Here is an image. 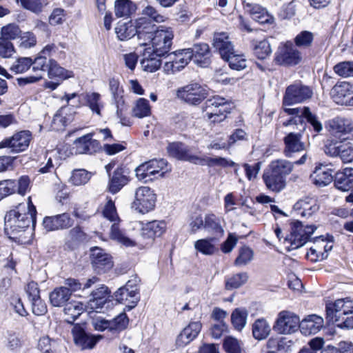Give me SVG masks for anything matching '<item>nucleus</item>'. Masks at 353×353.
Returning <instances> with one entry per match:
<instances>
[{
	"instance_id": "obj_61",
	"label": "nucleus",
	"mask_w": 353,
	"mask_h": 353,
	"mask_svg": "<svg viewBox=\"0 0 353 353\" xmlns=\"http://www.w3.org/2000/svg\"><path fill=\"white\" fill-rule=\"evenodd\" d=\"M253 251L247 246L239 249V255L234 261L236 266H243L250 263L253 259Z\"/></svg>"
},
{
	"instance_id": "obj_62",
	"label": "nucleus",
	"mask_w": 353,
	"mask_h": 353,
	"mask_svg": "<svg viewBox=\"0 0 353 353\" xmlns=\"http://www.w3.org/2000/svg\"><path fill=\"white\" fill-rule=\"evenodd\" d=\"M32 70L37 74H41L43 76V73L48 70L49 61H47V58L41 54L40 52L37 57L32 59Z\"/></svg>"
},
{
	"instance_id": "obj_54",
	"label": "nucleus",
	"mask_w": 353,
	"mask_h": 353,
	"mask_svg": "<svg viewBox=\"0 0 353 353\" xmlns=\"http://www.w3.org/2000/svg\"><path fill=\"white\" fill-rule=\"evenodd\" d=\"M119 223V221L112 222L110 229L111 239L117 241L125 246L132 245V241L127 237L120 229Z\"/></svg>"
},
{
	"instance_id": "obj_23",
	"label": "nucleus",
	"mask_w": 353,
	"mask_h": 353,
	"mask_svg": "<svg viewBox=\"0 0 353 353\" xmlns=\"http://www.w3.org/2000/svg\"><path fill=\"white\" fill-rule=\"evenodd\" d=\"M74 148L78 154H93L101 148L99 141L92 139L91 134L83 135L77 139L74 143Z\"/></svg>"
},
{
	"instance_id": "obj_33",
	"label": "nucleus",
	"mask_w": 353,
	"mask_h": 353,
	"mask_svg": "<svg viewBox=\"0 0 353 353\" xmlns=\"http://www.w3.org/2000/svg\"><path fill=\"white\" fill-rule=\"evenodd\" d=\"M330 250H331V245H328V243H325V240L319 236L316 238L314 247L310 248L307 256L312 261H321L327 258Z\"/></svg>"
},
{
	"instance_id": "obj_39",
	"label": "nucleus",
	"mask_w": 353,
	"mask_h": 353,
	"mask_svg": "<svg viewBox=\"0 0 353 353\" xmlns=\"http://www.w3.org/2000/svg\"><path fill=\"white\" fill-rule=\"evenodd\" d=\"M115 33L121 41H127L136 35L135 21L119 22L115 28Z\"/></svg>"
},
{
	"instance_id": "obj_31",
	"label": "nucleus",
	"mask_w": 353,
	"mask_h": 353,
	"mask_svg": "<svg viewBox=\"0 0 353 353\" xmlns=\"http://www.w3.org/2000/svg\"><path fill=\"white\" fill-rule=\"evenodd\" d=\"M115 299L119 303L132 304L130 308L134 307L139 301V289L128 287L120 288L114 294Z\"/></svg>"
},
{
	"instance_id": "obj_45",
	"label": "nucleus",
	"mask_w": 353,
	"mask_h": 353,
	"mask_svg": "<svg viewBox=\"0 0 353 353\" xmlns=\"http://www.w3.org/2000/svg\"><path fill=\"white\" fill-rule=\"evenodd\" d=\"M137 9L130 0H117L114 3V13L117 17H129Z\"/></svg>"
},
{
	"instance_id": "obj_48",
	"label": "nucleus",
	"mask_w": 353,
	"mask_h": 353,
	"mask_svg": "<svg viewBox=\"0 0 353 353\" xmlns=\"http://www.w3.org/2000/svg\"><path fill=\"white\" fill-rule=\"evenodd\" d=\"M85 100L86 105L92 110L93 113L101 115V110L103 108L101 101V94L98 92H88L85 94Z\"/></svg>"
},
{
	"instance_id": "obj_50",
	"label": "nucleus",
	"mask_w": 353,
	"mask_h": 353,
	"mask_svg": "<svg viewBox=\"0 0 353 353\" xmlns=\"http://www.w3.org/2000/svg\"><path fill=\"white\" fill-rule=\"evenodd\" d=\"M339 156L342 161L345 163H350L353 161V148L349 143L341 144L334 147L332 156Z\"/></svg>"
},
{
	"instance_id": "obj_29",
	"label": "nucleus",
	"mask_w": 353,
	"mask_h": 353,
	"mask_svg": "<svg viewBox=\"0 0 353 353\" xmlns=\"http://www.w3.org/2000/svg\"><path fill=\"white\" fill-rule=\"evenodd\" d=\"M75 111L68 112V106H62L54 114L51 127L54 130H63L74 119Z\"/></svg>"
},
{
	"instance_id": "obj_46",
	"label": "nucleus",
	"mask_w": 353,
	"mask_h": 353,
	"mask_svg": "<svg viewBox=\"0 0 353 353\" xmlns=\"http://www.w3.org/2000/svg\"><path fill=\"white\" fill-rule=\"evenodd\" d=\"M48 74L50 78L59 77L61 79H67L74 76L72 71L67 70L61 67L57 62L52 59H49Z\"/></svg>"
},
{
	"instance_id": "obj_15",
	"label": "nucleus",
	"mask_w": 353,
	"mask_h": 353,
	"mask_svg": "<svg viewBox=\"0 0 353 353\" xmlns=\"http://www.w3.org/2000/svg\"><path fill=\"white\" fill-rule=\"evenodd\" d=\"M74 343L81 349H92L102 339L101 335H92L87 333L83 325L75 324L72 329Z\"/></svg>"
},
{
	"instance_id": "obj_16",
	"label": "nucleus",
	"mask_w": 353,
	"mask_h": 353,
	"mask_svg": "<svg viewBox=\"0 0 353 353\" xmlns=\"http://www.w3.org/2000/svg\"><path fill=\"white\" fill-rule=\"evenodd\" d=\"M353 130V121L349 119L336 117L332 122V145L342 143Z\"/></svg>"
},
{
	"instance_id": "obj_11",
	"label": "nucleus",
	"mask_w": 353,
	"mask_h": 353,
	"mask_svg": "<svg viewBox=\"0 0 353 353\" xmlns=\"http://www.w3.org/2000/svg\"><path fill=\"white\" fill-rule=\"evenodd\" d=\"M301 59L299 51L290 41L281 44L274 57V61L279 65H294L298 64Z\"/></svg>"
},
{
	"instance_id": "obj_38",
	"label": "nucleus",
	"mask_w": 353,
	"mask_h": 353,
	"mask_svg": "<svg viewBox=\"0 0 353 353\" xmlns=\"http://www.w3.org/2000/svg\"><path fill=\"white\" fill-rule=\"evenodd\" d=\"M204 229L208 232L221 237L225 232L221 225V219L214 214H208L205 216Z\"/></svg>"
},
{
	"instance_id": "obj_1",
	"label": "nucleus",
	"mask_w": 353,
	"mask_h": 353,
	"mask_svg": "<svg viewBox=\"0 0 353 353\" xmlns=\"http://www.w3.org/2000/svg\"><path fill=\"white\" fill-rule=\"evenodd\" d=\"M37 210L31 198L28 197L27 205L20 203L14 209L8 212L5 216V232L10 239L17 238V235L24 232L30 223H36Z\"/></svg>"
},
{
	"instance_id": "obj_40",
	"label": "nucleus",
	"mask_w": 353,
	"mask_h": 353,
	"mask_svg": "<svg viewBox=\"0 0 353 353\" xmlns=\"http://www.w3.org/2000/svg\"><path fill=\"white\" fill-rule=\"evenodd\" d=\"M108 287L102 285L91 293L92 298L90 299V304L92 308L101 309L109 297Z\"/></svg>"
},
{
	"instance_id": "obj_60",
	"label": "nucleus",
	"mask_w": 353,
	"mask_h": 353,
	"mask_svg": "<svg viewBox=\"0 0 353 353\" xmlns=\"http://www.w3.org/2000/svg\"><path fill=\"white\" fill-rule=\"evenodd\" d=\"M21 33L19 27L14 23H10L2 27L0 38L10 41L18 38Z\"/></svg>"
},
{
	"instance_id": "obj_4",
	"label": "nucleus",
	"mask_w": 353,
	"mask_h": 353,
	"mask_svg": "<svg viewBox=\"0 0 353 353\" xmlns=\"http://www.w3.org/2000/svg\"><path fill=\"white\" fill-rule=\"evenodd\" d=\"M315 230L314 225L303 226L301 221H295L291 223L290 232L284 238V243L289 244V250L298 249L305 244Z\"/></svg>"
},
{
	"instance_id": "obj_22",
	"label": "nucleus",
	"mask_w": 353,
	"mask_h": 353,
	"mask_svg": "<svg viewBox=\"0 0 353 353\" xmlns=\"http://www.w3.org/2000/svg\"><path fill=\"white\" fill-rule=\"evenodd\" d=\"M301 133H288L283 139L285 145L283 153L285 157L292 158L294 153L305 150L306 145L301 141Z\"/></svg>"
},
{
	"instance_id": "obj_63",
	"label": "nucleus",
	"mask_w": 353,
	"mask_h": 353,
	"mask_svg": "<svg viewBox=\"0 0 353 353\" xmlns=\"http://www.w3.org/2000/svg\"><path fill=\"white\" fill-rule=\"evenodd\" d=\"M334 186L342 191H348L352 188L345 169L343 172H338L336 173L334 177Z\"/></svg>"
},
{
	"instance_id": "obj_8",
	"label": "nucleus",
	"mask_w": 353,
	"mask_h": 353,
	"mask_svg": "<svg viewBox=\"0 0 353 353\" xmlns=\"http://www.w3.org/2000/svg\"><path fill=\"white\" fill-rule=\"evenodd\" d=\"M173 38L174 32L171 28L160 26H159V30L151 41L152 43V47L149 46L148 48L154 51L157 55L164 57L170 50Z\"/></svg>"
},
{
	"instance_id": "obj_26",
	"label": "nucleus",
	"mask_w": 353,
	"mask_h": 353,
	"mask_svg": "<svg viewBox=\"0 0 353 353\" xmlns=\"http://www.w3.org/2000/svg\"><path fill=\"white\" fill-rule=\"evenodd\" d=\"M201 327V323L199 321L190 323L177 336L176 339V346L184 347L189 344L198 336Z\"/></svg>"
},
{
	"instance_id": "obj_27",
	"label": "nucleus",
	"mask_w": 353,
	"mask_h": 353,
	"mask_svg": "<svg viewBox=\"0 0 353 353\" xmlns=\"http://www.w3.org/2000/svg\"><path fill=\"white\" fill-rule=\"evenodd\" d=\"M213 45L224 60L228 59L230 55L234 54V46L228 35L225 32L215 34Z\"/></svg>"
},
{
	"instance_id": "obj_41",
	"label": "nucleus",
	"mask_w": 353,
	"mask_h": 353,
	"mask_svg": "<svg viewBox=\"0 0 353 353\" xmlns=\"http://www.w3.org/2000/svg\"><path fill=\"white\" fill-rule=\"evenodd\" d=\"M253 337L258 340L266 339L270 334L271 327L268 322L263 318L256 319L252 324Z\"/></svg>"
},
{
	"instance_id": "obj_7",
	"label": "nucleus",
	"mask_w": 353,
	"mask_h": 353,
	"mask_svg": "<svg viewBox=\"0 0 353 353\" xmlns=\"http://www.w3.org/2000/svg\"><path fill=\"white\" fill-rule=\"evenodd\" d=\"M134 197L132 208L139 213L145 214L154 208L157 196L150 188L147 186L138 188L135 191Z\"/></svg>"
},
{
	"instance_id": "obj_2",
	"label": "nucleus",
	"mask_w": 353,
	"mask_h": 353,
	"mask_svg": "<svg viewBox=\"0 0 353 353\" xmlns=\"http://www.w3.org/2000/svg\"><path fill=\"white\" fill-rule=\"evenodd\" d=\"M353 312V301L350 298L339 299L332 303V323L341 329L353 328V316H347Z\"/></svg>"
},
{
	"instance_id": "obj_55",
	"label": "nucleus",
	"mask_w": 353,
	"mask_h": 353,
	"mask_svg": "<svg viewBox=\"0 0 353 353\" xmlns=\"http://www.w3.org/2000/svg\"><path fill=\"white\" fill-rule=\"evenodd\" d=\"M110 331L113 334H117L125 330L128 324V318L125 313L123 312L117 315L112 320H109Z\"/></svg>"
},
{
	"instance_id": "obj_34",
	"label": "nucleus",
	"mask_w": 353,
	"mask_h": 353,
	"mask_svg": "<svg viewBox=\"0 0 353 353\" xmlns=\"http://www.w3.org/2000/svg\"><path fill=\"white\" fill-rule=\"evenodd\" d=\"M165 226L164 221L148 222L143 226L141 235L144 239L152 240L156 236H160L165 232Z\"/></svg>"
},
{
	"instance_id": "obj_56",
	"label": "nucleus",
	"mask_w": 353,
	"mask_h": 353,
	"mask_svg": "<svg viewBox=\"0 0 353 353\" xmlns=\"http://www.w3.org/2000/svg\"><path fill=\"white\" fill-rule=\"evenodd\" d=\"M91 178V173L84 169L74 170L72 172L70 182L76 186L87 183Z\"/></svg>"
},
{
	"instance_id": "obj_52",
	"label": "nucleus",
	"mask_w": 353,
	"mask_h": 353,
	"mask_svg": "<svg viewBox=\"0 0 353 353\" xmlns=\"http://www.w3.org/2000/svg\"><path fill=\"white\" fill-rule=\"evenodd\" d=\"M270 165L285 179L286 176L290 174L294 168L293 163L285 159L273 161L270 163Z\"/></svg>"
},
{
	"instance_id": "obj_37",
	"label": "nucleus",
	"mask_w": 353,
	"mask_h": 353,
	"mask_svg": "<svg viewBox=\"0 0 353 353\" xmlns=\"http://www.w3.org/2000/svg\"><path fill=\"white\" fill-rule=\"evenodd\" d=\"M294 210L297 211L302 216H310L318 210L316 201L312 198L305 197L299 200L294 205Z\"/></svg>"
},
{
	"instance_id": "obj_64",
	"label": "nucleus",
	"mask_w": 353,
	"mask_h": 353,
	"mask_svg": "<svg viewBox=\"0 0 353 353\" xmlns=\"http://www.w3.org/2000/svg\"><path fill=\"white\" fill-rule=\"evenodd\" d=\"M225 61L228 63L230 68L233 70H241L246 67V59L243 57V55L236 54L235 52Z\"/></svg>"
},
{
	"instance_id": "obj_28",
	"label": "nucleus",
	"mask_w": 353,
	"mask_h": 353,
	"mask_svg": "<svg viewBox=\"0 0 353 353\" xmlns=\"http://www.w3.org/2000/svg\"><path fill=\"white\" fill-rule=\"evenodd\" d=\"M143 59L141 61V65L144 71L148 72H154L158 70L161 65V55H157L154 51L150 48H145L142 54Z\"/></svg>"
},
{
	"instance_id": "obj_42",
	"label": "nucleus",
	"mask_w": 353,
	"mask_h": 353,
	"mask_svg": "<svg viewBox=\"0 0 353 353\" xmlns=\"http://www.w3.org/2000/svg\"><path fill=\"white\" fill-rule=\"evenodd\" d=\"M196 165H208V167L219 166L222 168L233 167L236 165V163L232 160L223 158V157H208L205 156L199 157L198 156L197 161Z\"/></svg>"
},
{
	"instance_id": "obj_30",
	"label": "nucleus",
	"mask_w": 353,
	"mask_h": 353,
	"mask_svg": "<svg viewBox=\"0 0 353 353\" xmlns=\"http://www.w3.org/2000/svg\"><path fill=\"white\" fill-rule=\"evenodd\" d=\"M314 184L318 187H325L331 183V168L330 165L319 163L310 175Z\"/></svg>"
},
{
	"instance_id": "obj_49",
	"label": "nucleus",
	"mask_w": 353,
	"mask_h": 353,
	"mask_svg": "<svg viewBox=\"0 0 353 353\" xmlns=\"http://www.w3.org/2000/svg\"><path fill=\"white\" fill-rule=\"evenodd\" d=\"M248 312L244 308H236L231 314V322L234 327L242 330L245 326Z\"/></svg>"
},
{
	"instance_id": "obj_10",
	"label": "nucleus",
	"mask_w": 353,
	"mask_h": 353,
	"mask_svg": "<svg viewBox=\"0 0 353 353\" xmlns=\"http://www.w3.org/2000/svg\"><path fill=\"white\" fill-rule=\"evenodd\" d=\"M299 325V316L289 311H281L278 314L273 330L279 334H291L297 331Z\"/></svg>"
},
{
	"instance_id": "obj_20",
	"label": "nucleus",
	"mask_w": 353,
	"mask_h": 353,
	"mask_svg": "<svg viewBox=\"0 0 353 353\" xmlns=\"http://www.w3.org/2000/svg\"><path fill=\"white\" fill-rule=\"evenodd\" d=\"M169 156L178 160L188 161L196 165L198 156L192 154L191 148L181 142H173L167 146Z\"/></svg>"
},
{
	"instance_id": "obj_59",
	"label": "nucleus",
	"mask_w": 353,
	"mask_h": 353,
	"mask_svg": "<svg viewBox=\"0 0 353 353\" xmlns=\"http://www.w3.org/2000/svg\"><path fill=\"white\" fill-rule=\"evenodd\" d=\"M294 40L296 47L307 48L312 44L314 34L307 30H303L295 37Z\"/></svg>"
},
{
	"instance_id": "obj_9",
	"label": "nucleus",
	"mask_w": 353,
	"mask_h": 353,
	"mask_svg": "<svg viewBox=\"0 0 353 353\" xmlns=\"http://www.w3.org/2000/svg\"><path fill=\"white\" fill-rule=\"evenodd\" d=\"M32 139V134L29 130H21L7 137L0 142V149L8 148L12 153L26 151Z\"/></svg>"
},
{
	"instance_id": "obj_32",
	"label": "nucleus",
	"mask_w": 353,
	"mask_h": 353,
	"mask_svg": "<svg viewBox=\"0 0 353 353\" xmlns=\"http://www.w3.org/2000/svg\"><path fill=\"white\" fill-rule=\"evenodd\" d=\"M129 182V177L125 173L123 168H117L112 173L110 174L108 182V190L112 194L119 192L123 186Z\"/></svg>"
},
{
	"instance_id": "obj_43",
	"label": "nucleus",
	"mask_w": 353,
	"mask_h": 353,
	"mask_svg": "<svg viewBox=\"0 0 353 353\" xmlns=\"http://www.w3.org/2000/svg\"><path fill=\"white\" fill-rule=\"evenodd\" d=\"M84 310V305L81 302L72 301L68 303L63 310L64 314L66 316L65 321L68 323L73 324L74 321Z\"/></svg>"
},
{
	"instance_id": "obj_53",
	"label": "nucleus",
	"mask_w": 353,
	"mask_h": 353,
	"mask_svg": "<svg viewBox=\"0 0 353 353\" xmlns=\"http://www.w3.org/2000/svg\"><path fill=\"white\" fill-rule=\"evenodd\" d=\"M32 64L30 57H20L16 59L10 66V71L14 74H21L30 69Z\"/></svg>"
},
{
	"instance_id": "obj_51",
	"label": "nucleus",
	"mask_w": 353,
	"mask_h": 353,
	"mask_svg": "<svg viewBox=\"0 0 353 353\" xmlns=\"http://www.w3.org/2000/svg\"><path fill=\"white\" fill-rule=\"evenodd\" d=\"M216 239L214 237L197 240L194 243V248L198 252L203 254L212 255L216 251V248L212 243Z\"/></svg>"
},
{
	"instance_id": "obj_24",
	"label": "nucleus",
	"mask_w": 353,
	"mask_h": 353,
	"mask_svg": "<svg viewBox=\"0 0 353 353\" xmlns=\"http://www.w3.org/2000/svg\"><path fill=\"white\" fill-rule=\"evenodd\" d=\"M263 179L267 188L273 192H281L285 187V179L270 165L263 174Z\"/></svg>"
},
{
	"instance_id": "obj_6",
	"label": "nucleus",
	"mask_w": 353,
	"mask_h": 353,
	"mask_svg": "<svg viewBox=\"0 0 353 353\" xmlns=\"http://www.w3.org/2000/svg\"><path fill=\"white\" fill-rule=\"evenodd\" d=\"M167 162L165 160L161 159H152L149 161L141 164L135 169L136 176L139 181L143 183L152 181L154 179L163 176V172H160L166 166Z\"/></svg>"
},
{
	"instance_id": "obj_18",
	"label": "nucleus",
	"mask_w": 353,
	"mask_h": 353,
	"mask_svg": "<svg viewBox=\"0 0 353 353\" xmlns=\"http://www.w3.org/2000/svg\"><path fill=\"white\" fill-rule=\"evenodd\" d=\"M90 258L93 268L99 274L105 272L113 266L112 257L98 247L91 249Z\"/></svg>"
},
{
	"instance_id": "obj_58",
	"label": "nucleus",
	"mask_w": 353,
	"mask_h": 353,
	"mask_svg": "<svg viewBox=\"0 0 353 353\" xmlns=\"http://www.w3.org/2000/svg\"><path fill=\"white\" fill-rule=\"evenodd\" d=\"M17 3H20L21 6L28 10L34 14H39L47 3L44 0H16Z\"/></svg>"
},
{
	"instance_id": "obj_19",
	"label": "nucleus",
	"mask_w": 353,
	"mask_h": 353,
	"mask_svg": "<svg viewBox=\"0 0 353 353\" xmlns=\"http://www.w3.org/2000/svg\"><path fill=\"white\" fill-rule=\"evenodd\" d=\"M188 50V53L190 54V59L195 64L202 68H206L210 65L211 53L207 43H196L192 48H189Z\"/></svg>"
},
{
	"instance_id": "obj_35",
	"label": "nucleus",
	"mask_w": 353,
	"mask_h": 353,
	"mask_svg": "<svg viewBox=\"0 0 353 353\" xmlns=\"http://www.w3.org/2000/svg\"><path fill=\"white\" fill-rule=\"evenodd\" d=\"M294 342L285 337L280 339H270L266 343L268 350L276 353H289L292 352Z\"/></svg>"
},
{
	"instance_id": "obj_17",
	"label": "nucleus",
	"mask_w": 353,
	"mask_h": 353,
	"mask_svg": "<svg viewBox=\"0 0 353 353\" xmlns=\"http://www.w3.org/2000/svg\"><path fill=\"white\" fill-rule=\"evenodd\" d=\"M332 101L341 105H353V87L343 81L332 88Z\"/></svg>"
},
{
	"instance_id": "obj_57",
	"label": "nucleus",
	"mask_w": 353,
	"mask_h": 353,
	"mask_svg": "<svg viewBox=\"0 0 353 353\" xmlns=\"http://www.w3.org/2000/svg\"><path fill=\"white\" fill-rule=\"evenodd\" d=\"M133 115L138 118H143L150 114L151 109L149 101L144 99H139L133 108Z\"/></svg>"
},
{
	"instance_id": "obj_14",
	"label": "nucleus",
	"mask_w": 353,
	"mask_h": 353,
	"mask_svg": "<svg viewBox=\"0 0 353 353\" xmlns=\"http://www.w3.org/2000/svg\"><path fill=\"white\" fill-rule=\"evenodd\" d=\"M134 21L136 35L139 41H143L140 43V46H146L147 43L151 42L154 38L159 30V27H157L151 19L146 17L139 18Z\"/></svg>"
},
{
	"instance_id": "obj_13",
	"label": "nucleus",
	"mask_w": 353,
	"mask_h": 353,
	"mask_svg": "<svg viewBox=\"0 0 353 353\" xmlns=\"http://www.w3.org/2000/svg\"><path fill=\"white\" fill-rule=\"evenodd\" d=\"M312 96V91L308 86L299 83L290 85L286 88L283 104V105H292L303 103L311 98Z\"/></svg>"
},
{
	"instance_id": "obj_12",
	"label": "nucleus",
	"mask_w": 353,
	"mask_h": 353,
	"mask_svg": "<svg viewBox=\"0 0 353 353\" xmlns=\"http://www.w3.org/2000/svg\"><path fill=\"white\" fill-rule=\"evenodd\" d=\"M188 50V48H185L168 53L166 56L168 61L163 66L165 72L174 74L184 68L191 60Z\"/></svg>"
},
{
	"instance_id": "obj_21",
	"label": "nucleus",
	"mask_w": 353,
	"mask_h": 353,
	"mask_svg": "<svg viewBox=\"0 0 353 353\" xmlns=\"http://www.w3.org/2000/svg\"><path fill=\"white\" fill-rule=\"evenodd\" d=\"M74 221L68 213L46 216L43 221V228L48 232L65 230L72 226Z\"/></svg>"
},
{
	"instance_id": "obj_36",
	"label": "nucleus",
	"mask_w": 353,
	"mask_h": 353,
	"mask_svg": "<svg viewBox=\"0 0 353 353\" xmlns=\"http://www.w3.org/2000/svg\"><path fill=\"white\" fill-rule=\"evenodd\" d=\"M71 297V292L67 287H58L50 293L49 299L51 305L54 307H62L68 303Z\"/></svg>"
},
{
	"instance_id": "obj_47",
	"label": "nucleus",
	"mask_w": 353,
	"mask_h": 353,
	"mask_svg": "<svg viewBox=\"0 0 353 353\" xmlns=\"http://www.w3.org/2000/svg\"><path fill=\"white\" fill-rule=\"evenodd\" d=\"M248 278V273L244 272L228 276L225 280V288L228 290L237 289L246 283Z\"/></svg>"
},
{
	"instance_id": "obj_3",
	"label": "nucleus",
	"mask_w": 353,
	"mask_h": 353,
	"mask_svg": "<svg viewBox=\"0 0 353 353\" xmlns=\"http://www.w3.org/2000/svg\"><path fill=\"white\" fill-rule=\"evenodd\" d=\"M231 104L228 101L219 95L212 97L205 103L203 111L205 117L214 123H219L226 118L230 112Z\"/></svg>"
},
{
	"instance_id": "obj_5",
	"label": "nucleus",
	"mask_w": 353,
	"mask_h": 353,
	"mask_svg": "<svg viewBox=\"0 0 353 353\" xmlns=\"http://www.w3.org/2000/svg\"><path fill=\"white\" fill-rule=\"evenodd\" d=\"M208 95L207 87L196 82L180 87L176 92L179 99L191 105H199Z\"/></svg>"
},
{
	"instance_id": "obj_25",
	"label": "nucleus",
	"mask_w": 353,
	"mask_h": 353,
	"mask_svg": "<svg viewBox=\"0 0 353 353\" xmlns=\"http://www.w3.org/2000/svg\"><path fill=\"white\" fill-rule=\"evenodd\" d=\"M323 324L324 321L321 316L311 314L300 321L299 329L303 335L316 334L323 327Z\"/></svg>"
},
{
	"instance_id": "obj_44",
	"label": "nucleus",
	"mask_w": 353,
	"mask_h": 353,
	"mask_svg": "<svg viewBox=\"0 0 353 353\" xmlns=\"http://www.w3.org/2000/svg\"><path fill=\"white\" fill-rule=\"evenodd\" d=\"M251 46L254 55L259 59H264L272 53L270 43L266 39L262 40L252 39Z\"/></svg>"
}]
</instances>
